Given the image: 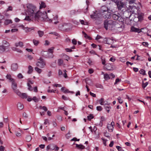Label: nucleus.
Masks as SVG:
<instances>
[{"mask_svg":"<svg viewBox=\"0 0 151 151\" xmlns=\"http://www.w3.org/2000/svg\"><path fill=\"white\" fill-rule=\"evenodd\" d=\"M27 13L30 17L32 18L35 16V15L36 14L37 12L36 11V7L32 4H29L27 6Z\"/></svg>","mask_w":151,"mask_h":151,"instance_id":"obj_2","label":"nucleus"},{"mask_svg":"<svg viewBox=\"0 0 151 151\" xmlns=\"http://www.w3.org/2000/svg\"><path fill=\"white\" fill-rule=\"evenodd\" d=\"M32 99L35 102H37L39 100V99L37 98L35 96H34L33 97Z\"/></svg>","mask_w":151,"mask_h":151,"instance_id":"obj_46","label":"nucleus"},{"mask_svg":"<svg viewBox=\"0 0 151 151\" xmlns=\"http://www.w3.org/2000/svg\"><path fill=\"white\" fill-rule=\"evenodd\" d=\"M124 14H128L129 15L128 16H126L127 18H129L130 17L131 15V12H129V11H126L124 12Z\"/></svg>","mask_w":151,"mask_h":151,"instance_id":"obj_27","label":"nucleus"},{"mask_svg":"<svg viewBox=\"0 0 151 151\" xmlns=\"http://www.w3.org/2000/svg\"><path fill=\"white\" fill-rule=\"evenodd\" d=\"M78 12V11H76L75 10H72L70 11V14L72 15L75 14H76V12Z\"/></svg>","mask_w":151,"mask_h":151,"instance_id":"obj_43","label":"nucleus"},{"mask_svg":"<svg viewBox=\"0 0 151 151\" xmlns=\"http://www.w3.org/2000/svg\"><path fill=\"white\" fill-rule=\"evenodd\" d=\"M17 77L19 79H21L23 78L24 76L21 73H19L17 75Z\"/></svg>","mask_w":151,"mask_h":151,"instance_id":"obj_44","label":"nucleus"},{"mask_svg":"<svg viewBox=\"0 0 151 151\" xmlns=\"http://www.w3.org/2000/svg\"><path fill=\"white\" fill-rule=\"evenodd\" d=\"M6 78L8 79H9L10 81L12 82L14 80L11 77V76L9 74H7L6 76Z\"/></svg>","mask_w":151,"mask_h":151,"instance_id":"obj_18","label":"nucleus"},{"mask_svg":"<svg viewBox=\"0 0 151 151\" xmlns=\"http://www.w3.org/2000/svg\"><path fill=\"white\" fill-rule=\"evenodd\" d=\"M147 29L146 28H142L141 29V30H140L139 29L133 27H132L131 29V31L137 32L138 33H139L140 32H142V30L144 29Z\"/></svg>","mask_w":151,"mask_h":151,"instance_id":"obj_10","label":"nucleus"},{"mask_svg":"<svg viewBox=\"0 0 151 151\" xmlns=\"http://www.w3.org/2000/svg\"><path fill=\"white\" fill-rule=\"evenodd\" d=\"M49 34L54 35L56 36H58V34L55 32H51L49 33Z\"/></svg>","mask_w":151,"mask_h":151,"instance_id":"obj_57","label":"nucleus"},{"mask_svg":"<svg viewBox=\"0 0 151 151\" xmlns=\"http://www.w3.org/2000/svg\"><path fill=\"white\" fill-rule=\"evenodd\" d=\"M116 4L117 5V8L118 9L122 12H123L124 9V3L120 1H118Z\"/></svg>","mask_w":151,"mask_h":151,"instance_id":"obj_6","label":"nucleus"},{"mask_svg":"<svg viewBox=\"0 0 151 151\" xmlns=\"http://www.w3.org/2000/svg\"><path fill=\"white\" fill-rule=\"evenodd\" d=\"M99 103L100 104L103 105H104V104H103V103H104L105 101H104V99L103 98H101L99 101Z\"/></svg>","mask_w":151,"mask_h":151,"instance_id":"obj_33","label":"nucleus"},{"mask_svg":"<svg viewBox=\"0 0 151 151\" xmlns=\"http://www.w3.org/2000/svg\"><path fill=\"white\" fill-rule=\"evenodd\" d=\"M49 124V120L48 119H45L44 124Z\"/></svg>","mask_w":151,"mask_h":151,"instance_id":"obj_62","label":"nucleus"},{"mask_svg":"<svg viewBox=\"0 0 151 151\" xmlns=\"http://www.w3.org/2000/svg\"><path fill=\"white\" fill-rule=\"evenodd\" d=\"M37 32L40 37H42L44 34V32L40 30L38 31Z\"/></svg>","mask_w":151,"mask_h":151,"instance_id":"obj_28","label":"nucleus"},{"mask_svg":"<svg viewBox=\"0 0 151 151\" xmlns=\"http://www.w3.org/2000/svg\"><path fill=\"white\" fill-rule=\"evenodd\" d=\"M77 40L75 39L72 40V43L74 45H76L77 44Z\"/></svg>","mask_w":151,"mask_h":151,"instance_id":"obj_52","label":"nucleus"},{"mask_svg":"<svg viewBox=\"0 0 151 151\" xmlns=\"http://www.w3.org/2000/svg\"><path fill=\"white\" fill-rule=\"evenodd\" d=\"M70 132H69L68 133L65 135V137L67 139H68L70 137Z\"/></svg>","mask_w":151,"mask_h":151,"instance_id":"obj_56","label":"nucleus"},{"mask_svg":"<svg viewBox=\"0 0 151 151\" xmlns=\"http://www.w3.org/2000/svg\"><path fill=\"white\" fill-rule=\"evenodd\" d=\"M17 108L19 110H22L24 108V106L23 104L20 102H19L17 104Z\"/></svg>","mask_w":151,"mask_h":151,"instance_id":"obj_16","label":"nucleus"},{"mask_svg":"<svg viewBox=\"0 0 151 151\" xmlns=\"http://www.w3.org/2000/svg\"><path fill=\"white\" fill-rule=\"evenodd\" d=\"M104 78L105 80H108L110 78L109 75L107 73L105 74L104 75Z\"/></svg>","mask_w":151,"mask_h":151,"instance_id":"obj_31","label":"nucleus"},{"mask_svg":"<svg viewBox=\"0 0 151 151\" xmlns=\"http://www.w3.org/2000/svg\"><path fill=\"white\" fill-rule=\"evenodd\" d=\"M4 147L3 146H1L0 147V151H4Z\"/></svg>","mask_w":151,"mask_h":151,"instance_id":"obj_64","label":"nucleus"},{"mask_svg":"<svg viewBox=\"0 0 151 151\" xmlns=\"http://www.w3.org/2000/svg\"><path fill=\"white\" fill-rule=\"evenodd\" d=\"M139 72L141 74H142L143 75H145V71L143 69H141L139 71Z\"/></svg>","mask_w":151,"mask_h":151,"instance_id":"obj_42","label":"nucleus"},{"mask_svg":"<svg viewBox=\"0 0 151 151\" xmlns=\"http://www.w3.org/2000/svg\"><path fill=\"white\" fill-rule=\"evenodd\" d=\"M11 68L12 70L14 71H15L18 68V65L17 63L12 64L11 66Z\"/></svg>","mask_w":151,"mask_h":151,"instance_id":"obj_12","label":"nucleus"},{"mask_svg":"<svg viewBox=\"0 0 151 151\" xmlns=\"http://www.w3.org/2000/svg\"><path fill=\"white\" fill-rule=\"evenodd\" d=\"M35 70L36 71V72H37L39 74L42 71L41 69H40L37 67H35Z\"/></svg>","mask_w":151,"mask_h":151,"instance_id":"obj_32","label":"nucleus"},{"mask_svg":"<svg viewBox=\"0 0 151 151\" xmlns=\"http://www.w3.org/2000/svg\"><path fill=\"white\" fill-rule=\"evenodd\" d=\"M64 73L63 74V76L65 78H66L67 77V75L66 73V70H64Z\"/></svg>","mask_w":151,"mask_h":151,"instance_id":"obj_63","label":"nucleus"},{"mask_svg":"<svg viewBox=\"0 0 151 151\" xmlns=\"http://www.w3.org/2000/svg\"><path fill=\"white\" fill-rule=\"evenodd\" d=\"M148 82H146L145 83H144L143 82V81L142 82V87L144 88H145L147 85L148 84Z\"/></svg>","mask_w":151,"mask_h":151,"instance_id":"obj_38","label":"nucleus"},{"mask_svg":"<svg viewBox=\"0 0 151 151\" xmlns=\"http://www.w3.org/2000/svg\"><path fill=\"white\" fill-rule=\"evenodd\" d=\"M13 90L14 92L17 95H18L19 96H21V93L19 91V90L17 89H16L15 90Z\"/></svg>","mask_w":151,"mask_h":151,"instance_id":"obj_26","label":"nucleus"},{"mask_svg":"<svg viewBox=\"0 0 151 151\" xmlns=\"http://www.w3.org/2000/svg\"><path fill=\"white\" fill-rule=\"evenodd\" d=\"M54 49V47H52L48 49V52H46V53L49 55L47 56L48 58H52L53 57V55L52 53L53 52V50Z\"/></svg>","mask_w":151,"mask_h":151,"instance_id":"obj_8","label":"nucleus"},{"mask_svg":"<svg viewBox=\"0 0 151 151\" xmlns=\"http://www.w3.org/2000/svg\"><path fill=\"white\" fill-rule=\"evenodd\" d=\"M105 120V118L103 116H101V121L100 123H101V126H102V125L103 122Z\"/></svg>","mask_w":151,"mask_h":151,"instance_id":"obj_45","label":"nucleus"},{"mask_svg":"<svg viewBox=\"0 0 151 151\" xmlns=\"http://www.w3.org/2000/svg\"><path fill=\"white\" fill-rule=\"evenodd\" d=\"M62 98L65 100H67L69 99V98L68 97H65L64 95H63L62 96Z\"/></svg>","mask_w":151,"mask_h":151,"instance_id":"obj_49","label":"nucleus"},{"mask_svg":"<svg viewBox=\"0 0 151 151\" xmlns=\"http://www.w3.org/2000/svg\"><path fill=\"white\" fill-rule=\"evenodd\" d=\"M34 19L38 21L40 20L47 21L49 20L45 11H44L43 13L37 12L36 14L35 15Z\"/></svg>","mask_w":151,"mask_h":151,"instance_id":"obj_1","label":"nucleus"},{"mask_svg":"<svg viewBox=\"0 0 151 151\" xmlns=\"http://www.w3.org/2000/svg\"><path fill=\"white\" fill-rule=\"evenodd\" d=\"M65 51L67 52H72L73 50H72V49L69 48H65Z\"/></svg>","mask_w":151,"mask_h":151,"instance_id":"obj_59","label":"nucleus"},{"mask_svg":"<svg viewBox=\"0 0 151 151\" xmlns=\"http://www.w3.org/2000/svg\"><path fill=\"white\" fill-rule=\"evenodd\" d=\"M87 118L88 119L89 121H90L93 118V116L92 114H91L89 115L88 116Z\"/></svg>","mask_w":151,"mask_h":151,"instance_id":"obj_40","label":"nucleus"},{"mask_svg":"<svg viewBox=\"0 0 151 151\" xmlns=\"http://www.w3.org/2000/svg\"><path fill=\"white\" fill-rule=\"evenodd\" d=\"M61 91L65 93H73L74 92L73 91H70L67 89H66L65 88L63 87L61 89Z\"/></svg>","mask_w":151,"mask_h":151,"instance_id":"obj_13","label":"nucleus"},{"mask_svg":"<svg viewBox=\"0 0 151 151\" xmlns=\"http://www.w3.org/2000/svg\"><path fill=\"white\" fill-rule=\"evenodd\" d=\"M80 140L79 139H77L76 137H74L71 139V141H79Z\"/></svg>","mask_w":151,"mask_h":151,"instance_id":"obj_58","label":"nucleus"},{"mask_svg":"<svg viewBox=\"0 0 151 151\" xmlns=\"http://www.w3.org/2000/svg\"><path fill=\"white\" fill-rule=\"evenodd\" d=\"M96 109L98 111H100L102 110V108L100 106H97L96 107Z\"/></svg>","mask_w":151,"mask_h":151,"instance_id":"obj_53","label":"nucleus"},{"mask_svg":"<svg viewBox=\"0 0 151 151\" xmlns=\"http://www.w3.org/2000/svg\"><path fill=\"white\" fill-rule=\"evenodd\" d=\"M20 96L23 99H26L27 98V96L26 93H21V95Z\"/></svg>","mask_w":151,"mask_h":151,"instance_id":"obj_34","label":"nucleus"},{"mask_svg":"<svg viewBox=\"0 0 151 151\" xmlns=\"http://www.w3.org/2000/svg\"><path fill=\"white\" fill-rule=\"evenodd\" d=\"M116 148L119 151H124L123 150H122L121 147L119 146H116Z\"/></svg>","mask_w":151,"mask_h":151,"instance_id":"obj_47","label":"nucleus"},{"mask_svg":"<svg viewBox=\"0 0 151 151\" xmlns=\"http://www.w3.org/2000/svg\"><path fill=\"white\" fill-rule=\"evenodd\" d=\"M63 60L62 59H59L58 60V63L59 65H61L63 64Z\"/></svg>","mask_w":151,"mask_h":151,"instance_id":"obj_30","label":"nucleus"},{"mask_svg":"<svg viewBox=\"0 0 151 151\" xmlns=\"http://www.w3.org/2000/svg\"><path fill=\"white\" fill-rule=\"evenodd\" d=\"M34 19V16H33V18H31L30 17V16L28 15L27 16H26V17L24 19V20L28 21H30L31 20V19Z\"/></svg>","mask_w":151,"mask_h":151,"instance_id":"obj_24","label":"nucleus"},{"mask_svg":"<svg viewBox=\"0 0 151 151\" xmlns=\"http://www.w3.org/2000/svg\"><path fill=\"white\" fill-rule=\"evenodd\" d=\"M118 100L119 103L121 104L123 103V101L121 99V98L120 97H119L118 98Z\"/></svg>","mask_w":151,"mask_h":151,"instance_id":"obj_51","label":"nucleus"},{"mask_svg":"<svg viewBox=\"0 0 151 151\" xmlns=\"http://www.w3.org/2000/svg\"><path fill=\"white\" fill-rule=\"evenodd\" d=\"M114 26H113V27H114V29L116 30H118V29H121L120 31H122V26L120 25L119 24L116 23V22H114Z\"/></svg>","mask_w":151,"mask_h":151,"instance_id":"obj_11","label":"nucleus"},{"mask_svg":"<svg viewBox=\"0 0 151 151\" xmlns=\"http://www.w3.org/2000/svg\"><path fill=\"white\" fill-rule=\"evenodd\" d=\"M102 37L99 35H97V36L96 38V40H98L102 38Z\"/></svg>","mask_w":151,"mask_h":151,"instance_id":"obj_61","label":"nucleus"},{"mask_svg":"<svg viewBox=\"0 0 151 151\" xmlns=\"http://www.w3.org/2000/svg\"><path fill=\"white\" fill-rule=\"evenodd\" d=\"M12 87L13 90L17 89V85L16 83L15 82V80L12 81Z\"/></svg>","mask_w":151,"mask_h":151,"instance_id":"obj_14","label":"nucleus"},{"mask_svg":"<svg viewBox=\"0 0 151 151\" xmlns=\"http://www.w3.org/2000/svg\"><path fill=\"white\" fill-rule=\"evenodd\" d=\"M33 42L35 45L37 46L39 44V42L38 40L34 39L33 40Z\"/></svg>","mask_w":151,"mask_h":151,"instance_id":"obj_36","label":"nucleus"},{"mask_svg":"<svg viewBox=\"0 0 151 151\" xmlns=\"http://www.w3.org/2000/svg\"><path fill=\"white\" fill-rule=\"evenodd\" d=\"M105 109H106L108 113H109L110 111V109H111V107L109 106H106L105 107Z\"/></svg>","mask_w":151,"mask_h":151,"instance_id":"obj_41","label":"nucleus"},{"mask_svg":"<svg viewBox=\"0 0 151 151\" xmlns=\"http://www.w3.org/2000/svg\"><path fill=\"white\" fill-rule=\"evenodd\" d=\"M7 47L3 45H0V51L2 52H4Z\"/></svg>","mask_w":151,"mask_h":151,"instance_id":"obj_21","label":"nucleus"},{"mask_svg":"<svg viewBox=\"0 0 151 151\" xmlns=\"http://www.w3.org/2000/svg\"><path fill=\"white\" fill-rule=\"evenodd\" d=\"M104 27L106 30L108 29L111 30L112 28L114 26V22L113 21L107 19L104 21Z\"/></svg>","mask_w":151,"mask_h":151,"instance_id":"obj_3","label":"nucleus"},{"mask_svg":"<svg viewBox=\"0 0 151 151\" xmlns=\"http://www.w3.org/2000/svg\"><path fill=\"white\" fill-rule=\"evenodd\" d=\"M2 45H3L5 46L7 48L9 47L10 44L9 43L7 42V41L4 40L2 41Z\"/></svg>","mask_w":151,"mask_h":151,"instance_id":"obj_17","label":"nucleus"},{"mask_svg":"<svg viewBox=\"0 0 151 151\" xmlns=\"http://www.w3.org/2000/svg\"><path fill=\"white\" fill-rule=\"evenodd\" d=\"M55 145L54 144H51L50 145V150H53L55 148Z\"/></svg>","mask_w":151,"mask_h":151,"instance_id":"obj_37","label":"nucleus"},{"mask_svg":"<svg viewBox=\"0 0 151 151\" xmlns=\"http://www.w3.org/2000/svg\"><path fill=\"white\" fill-rule=\"evenodd\" d=\"M15 45L17 47L19 46L20 47H22L23 46V43L21 42H16L15 43Z\"/></svg>","mask_w":151,"mask_h":151,"instance_id":"obj_19","label":"nucleus"},{"mask_svg":"<svg viewBox=\"0 0 151 151\" xmlns=\"http://www.w3.org/2000/svg\"><path fill=\"white\" fill-rule=\"evenodd\" d=\"M25 31L26 32H30L32 30H33L34 29V28L32 27V28H28L27 27L25 28Z\"/></svg>","mask_w":151,"mask_h":151,"instance_id":"obj_25","label":"nucleus"},{"mask_svg":"<svg viewBox=\"0 0 151 151\" xmlns=\"http://www.w3.org/2000/svg\"><path fill=\"white\" fill-rule=\"evenodd\" d=\"M112 18L116 20H118L120 22H122L123 21L119 13L116 14H114L112 15Z\"/></svg>","mask_w":151,"mask_h":151,"instance_id":"obj_5","label":"nucleus"},{"mask_svg":"<svg viewBox=\"0 0 151 151\" xmlns=\"http://www.w3.org/2000/svg\"><path fill=\"white\" fill-rule=\"evenodd\" d=\"M79 21L82 24L86 25L87 24V22H85L83 20L80 19Z\"/></svg>","mask_w":151,"mask_h":151,"instance_id":"obj_48","label":"nucleus"},{"mask_svg":"<svg viewBox=\"0 0 151 151\" xmlns=\"http://www.w3.org/2000/svg\"><path fill=\"white\" fill-rule=\"evenodd\" d=\"M16 135L17 136L19 137L21 136V134L18 132H16Z\"/></svg>","mask_w":151,"mask_h":151,"instance_id":"obj_60","label":"nucleus"},{"mask_svg":"<svg viewBox=\"0 0 151 151\" xmlns=\"http://www.w3.org/2000/svg\"><path fill=\"white\" fill-rule=\"evenodd\" d=\"M45 3L43 2H41L40 8L41 9L42 8H45Z\"/></svg>","mask_w":151,"mask_h":151,"instance_id":"obj_35","label":"nucleus"},{"mask_svg":"<svg viewBox=\"0 0 151 151\" xmlns=\"http://www.w3.org/2000/svg\"><path fill=\"white\" fill-rule=\"evenodd\" d=\"M32 138L30 135H27L26 137V139L27 142H29L32 139Z\"/></svg>","mask_w":151,"mask_h":151,"instance_id":"obj_29","label":"nucleus"},{"mask_svg":"<svg viewBox=\"0 0 151 151\" xmlns=\"http://www.w3.org/2000/svg\"><path fill=\"white\" fill-rule=\"evenodd\" d=\"M101 139L103 141V144L105 146H106V140H105V139H104L103 138H101Z\"/></svg>","mask_w":151,"mask_h":151,"instance_id":"obj_55","label":"nucleus"},{"mask_svg":"<svg viewBox=\"0 0 151 151\" xmlns=\"http://www.w3.org/2000/svg\"><path fill=\"white\" fill-rule=\"evenodd\" d=\"M27 86L28 87V89L30 91H32V88L29 83H27Z\"/></svg>","mask_w":151,"mask_h":151,"instance_id":"obj_50","label":"nucleus"},{"mask_svg":"<svg viewBox=\"0 0 151 151\" xmlns=\"http://www.w3.org/2000/svg\"><path fill=\"white\" fill-rule=\"evenodd\" d=\"M113 39L111 40L109 38H105L103 40V42L104 43L108 45H111L113 43Z\"/></svg>","mask_w":151,"mask_h":151,"instance_id":"obj_7","label":"nucleus"},{"mask_svg":"<svg viewBox=\"0 0 151 151\" xmlns=\"http://www.w3.org/2000/svg\"><path fill=\"white\" fill-rule=\"evenodd\" d=\"M76 146L79 149H83L85 148V147L81 144L78 145L77 144H76Z\"/></svg>","mask_w":151,"mask_h":151,"instance_id":"obj_22","label":"nucleus"},{"mask_svg":"<svg viewBox=\"0 0 151 151\" xmlns=\"http://www.w3.org/2000/svg\"><path fill=\"white\" fill-rule=\"evenodd\" d=\"M142 44L143 46L145 47H147L148 45V43L147 42H143Z\"/></svg>","mask_w":151,"mask_h":151,"instance_id":"obj_54","label":"nucleus"},{"mask_svg":"<svg viewBox=\"0 0 151 151\" xmlns=\"http://www.w3.org/2000/svg\"><path fill=\"white\" fill-rule=\"evenodd\" d=\"M36 65L37 66L41 68H43L46 65V63L43 59H40L39 61L37 62Z\"/></svg>","mask_w":151,"mask_h":151,"instance_id":"obj_4","label":"nucleus"},{"mask_svg":"<svg viewBox=\"0 0 151 151\" xmlns=\"http://www.w3.org/2000/svg\"><path fill=\"white\" fill-rule=\"evenodd\" d=\"M98 14H96L95 12H94V14H93L91 15L90 17L91 18L93 19H97L99 18Z\"/></svg>","mask_w":151,"mask_h":151,"instance_id":"obj_15","label":"nucleus"},{"mask_svg":"<svg viewBox=\"0 0 151 151\" xmlns=\"http://www.w3.org/2000/svg\"><path fill=\"white\" fill-rule=\"evenodd\" d=\"M95 86L97 88H99L101 89L103 88V86L101 84L97 83L95 85Z\"/></svg>","mask_w":151,"mask_h":151,"instance_id":"obj_39","label":"nucleus"},{"mask_svg":"<svg viewBox=\"0 0 151 151\" xmlns=\"http://www.w3.org/2000/svg\"><path fill=\"white\" fill-rule=\"evenodd\" d=\"M28 70L27 71V73L28 74H30L32 73L33 70V69L31 65H29L28 67Z\"/></svg>","mask_w":151,"mask_h":151,"instance_id":"obj_20","label":"nucleus"},{"mask_svg":"<svg viewBox=\"0 0 151 151\" xmlns=\"http://www.w3.org/2000/svg\"><path fill=\"white\" fill-rule=\"evenodd\" d=\"M12 23V21L10 19H6L5 20L4 22V24L7 25L9 24Z\"/></svg>","mask_w":151,"mask_h":151,"instance_id":"obj_23","label":"nucleus"},{"mask_svg":"<svg viewBox=\"0 0 151 151\" xmlns=\"http://www.w3.org/2000/svg\"><path fill=\"white\" fill-rule=\"evenodd\" d=\"M114 122H112L111 124H107V128L108 129L109 132H112L113 131L114 126Z\"/></svg>","mask_w":151,"mask_h":151,"instance_id":"obj_9","label":"nucleus"}]
</instances>
